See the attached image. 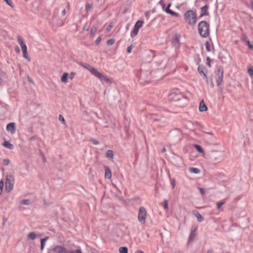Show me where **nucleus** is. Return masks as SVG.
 <instances>
[{
  "label": "nucleus",
  "instance_id": "nucleus-10",
  "mask_svg": "<svg viewBox=\"0 0 253 253\" xmlns=\"http://www.w3.org/2000/svg\"><path fill=\"white\" fill-rule=\"evenodd\" d=\"M171 161L174 165L177 167H179L183 164L182 158L176 155H174L171 158Z\"/></svg>",
  "mask_w": 253,
  "mask_h": 253
},
{
  "label": "nucleus",
  "instance_id": "nucleus-41",
  "mask_svg": "<svg viewBox=\"0 0 253 253\" xmlns=\"http://www.w3.org/2000/svg\"><path fill=\"white\" fill-rule=\"evenodd\" d=\"M9 162L10 161L8 159H4L3 160V165H4L5 166L8 165V164H9Z\"/></svg>",
  "mask_w": 253,
  "mask_h": 253
},
{
  "label": "nucleus",
  "instance_id": "nucleus-58",
  "mask_svg": "<svg viewBox=\"0 0 253 253\" xmlns=\"http://www.w3.org/2000/svg\"><path fill=\"white\" fill-rule=\"evenodd\" d=\"M75 74L74 72H72L70 73L69 78L71 79H73L75 76Z\"/></svg>",
  "mask_w": 253,
  "mask_h": 253
},
{
  "label": "nucleus",
  "instance_id": "nucleus-24",
  "mask_svg": "<svg viewBox=\"0 0 253 253\" xmlns=\"http://www.w3.org/2000/svg\"><path fill=\"white\" fill-rule=\"evenodd\" d=\"M68 74L67 73H64L61 78V81L63 83H67L68 81Z\"/></svg>",
  "mask_w": 253,
  "mask_h": 253
},
{
  "label": "nucleus",
  "instance_id": "nucleus-34",
  "mask_svg": "<svg viewBox=\"0 0 253 253\" xmlns=\"http://www.w3.org/2000/svg\"><path fill=\"white\" fill-rule=\"evenodd\" d=\"M248 73L251 76L253 75V68L252 66L248 67Z\"/></svg>",
  "mask_w": 253,
  "mask_h": 253
},
{
  "label": "nucleus",
  "instance_id": "nucleus-19",
  "mask_svg": "<svg viewBox=\"0 0 253 253\" xmlns=\"http://www.w3.org/2000/svg\"><path fill=\"white\" fill-rule=\"evenodd\" d=\"M194 214L195 215V216L197 217V220L199 222H202L204 221V218L202 216V215L200 214L199 212H198L197 211H194L193 212Z\"/></svg>",
  "mask_w": 253,
  "mask_h": 253
},
{
  "label": "nucleus",
  "instance_id": "nucleus-60",
  "mask_svg": "<svg viewBox=\"0 0 253 253\" xmlns=\"http://www.w3.org/2000/svg\"><path fill=\"white\" fill-rule=\"evenodd\" d=\"M210 83H211V87H214V84H213V81H212V80L211 79L210 81Z\"/></svg>",
  "mask_w": 253,
  "mask_h": 253
},
{
  "label": "nucleus",
  "instance_id": "nucleus-33",
  "mask_svg": "<svg viewBox=\"0 0 253 253\" xmlns=\"http://www.w3.org/2000/svg\"><path fill=\"white\" fill-rule=\"evenodd\" d=\"M18 42L20 44V46L23 45L24 43L23 39L19 35L17 36Z\"/></svg>",
  "mask_w": 253,
  "mask_h": 253
},
{
  "label": "nucleus",
  "instance_id": "nucleus-54",
  "mask_svg": "<svg viewBox=\"0 0 253 253\" xmlns=\"http://www.w3.org/2000/svg\"><path fill=\"white\" fill-rule=\"evenodd\" d=\"M91 141L94 145H97L99 144V142L97 140L94 139H91Z\"/></svg>",
  "mask_w": 253,
  "mask_h": 253
},
{
  "label": "nucleus",
  "instance_id": "nucleus-7",
  "mask_svg": "<svg viewBox=\"0 0 253 253\" xmlns=\"http://www.w3.org/2000/svg\"><path fill=\"white\" fill-rule=\"evenodd\" d=\"M146 216L147 211L145 208L143 207H140L138 211V220L141 224H145Z\"/></svg>",
  "mask_w": 253,
  "mask_h": 253
},
{
  "label": "nucleus",
  "instance_id": "nucleus-4",
  "mask_svg": "<svg viewBox=\"0 0 253 253\" xmlns=\"http://www.w3.org/2000/svg\"><path fill=\"white\" fill-rule=\"evenodd\" d=\"M89 67L88 70L95 77L99 79L101 81H105L107 83H110L109 79L105 77L102 73L99 72L97 70L94 68L90 66L89 65H87Z\"/></svg>",
  "mask_w": 253,
  "mask_h": 253
},
{
  "label": "nucleus",
  "instance_id": "nucleus-63",
  "mask_svg": "<svg viewBox=\"0 0 253 253\" xmlns=\"http://www.w3.org/2000/svg\"><path fill=\"white\" fill-rule=\"evenodd\" d=\"M250 3L251 4V6H252V9L253 10V0H250Z\"/></svg>",
  "mask_w": 253,
  "mask_h": 253
},
{
  "label": "nucleus",
  "instance_id": "nucleus-27",
  "mask_svg": "<svg viewBox=\"0 0 253 253\" xmlns=\"http://www.w3.org/2000/svg\"><path fill=\"white\" fill-rule=\"evenodd\" d=\"M97 27L96 25H93L90 29V35L91 36L94 35L97 31Z\"/></svg>",
  "mask_w": 253,
  "mask_h": 253
},
{
  "label": "nucleus",
  "instance_id": "nucleus-13",
  "mask_svg": "<svg viewBox=\"0 0 253 253\" xmlns=\"http://www.w3.org/2000/svg\"><path fill=\"white\" fill-rule=\"evenodd\" d=\"M170 135L171 137L176 136V139L179 140L181 137V132L179 129H175L170 132Z\"/></svg>",
  "mask_w": 253,
  "mask_h": 253
},
{
  "label": "nucleus",
  "instance_id": "nucleus-57",
  "mask_svg": "<svg viewBox=\"0 0 253 253\" xmlns=\"http://www.w3.org/2000/svg\"><path fill=\"white\" fill-rule=\"evenodd\" d=\"M145 15L146 17H147V18H148L149 16L150 15V13L149 11H146L145 13Z\"/></svg>",
  "mask_w": 253,
  "mask_h": 253
},
{
  "label": "nucleus",
  "instance_id": "nucleus-29",
  "mask_svg": "<svg viewBox=\"0 0 253 253\" xmlns=\"http://www.w3.org/2000/svg\"><path fill=\"white\" fill-rule=\"evenodd\" d=\"M225 203V201L224 200H223L219 202L216 203V208L217 210H219L223 205Z\"/></svg>",
  "mask_w": 253,
  "mask_h": 253
},
{
  "label": "nucleus",
  "instance_id": "nucleus-11",
  "mask_svg": "<svg viewBox=\"0 0 253 253\" xmlns=\"http://www.w3.org/2000/svg\"><path fill=\"white\" fill-rule=\"evenodd\" d=\"M53 250L54 253H69V251H68L65 248L60 246L55 247Z\"/></svg>",
  "mask_w": 253,
  "mask_h": 253
},
{
  "label": "nucleus",
  "instance_id": "nucleus-36",
  "mask_svg": "<svg viewBox=\"0 0 253 253\" xmlns=\"http://www.w3.org/2000/svg\"><path fill=\"white\" fill-rule=\"evenodd\" d=\"M179 38L178 37H175L174 38H173L172 39V42L173 43H177L178 44L179 43Z\"/></svg>",
  "mask_w": 253,
  "mask_h": 253
},
{
  "label": "nucleus",
  "instance_id": "nucleus-30",
  "mask_svg": "<svg viewBox=\"0 0 253 253\" xmlns=\"http://www.w3.org/2000/svg\"><path fill=\"white\" fill-rule=\"evenodd\" d=\"M195 148L196 149V150L199 152V153H204V150L203 148L199 145L195 144Z\"/></svg>",
  "mask_w": 253,
  "mask_h": 253
},
{
  "label": "nucleus",
  "instance_id": "nucleus-53",
  "mask_svg": "<svg viewBox=\"0 0 253 253\" xmlns=\"http://www.w3.org/2000/svg\"><path fill=\"white\" fill-rule=\"evenodd\" d=\"M159 3L161 5L162 7V9L165 11V9L166 7H165V3L162 1L161 0L160 2H159Z\"/></svg>",
  "mask_w": 253,
  "mask_h": 253
},
{
  "label": "nucleus",
  "instance_id": "nucleus-1",
  "mask_svg": "<svg viewBox=\"0 0 253 253\" xmlns=\"http://www.w3.org/2000/svg\"><path fill=\"white\" fill-rule=\"evenodd\" d=\"M223 156L224 153L222 151L211 150L207 153V156L212 162H219L222 161Z\"/></svg>",
  "mask_w": 253,
  "mask_h": 253
},
{
  "label": "nucleus",
  "instance_id": "nucleus-18",
  "mask_svg": "<svg viewBox=\"0 0 253 253\" xmlns=\"http://www.w3.org/2000/svg\"><path fill=\"white\" fill-rule=\"evenodd\" d=\"M105 177L106 178L110 179L112 177V174L111 170L109 169V168L105 167Z\"/></svg>",
  "mask_w": 253,
  "mask_h": 253
},
{
  "label": "nucleus",
  "instance_id": "nucleus-12",
  "mask_svg": "<svg viewBox=\"0 0 253 253\" xmlns=\"http://www.w3.org/2000/svg\"><path fill=\"white\" fill-rule=\"evenodd\" d=\"M209 8V6L208 4L205 5V6L201 7V14L200 17H202L204 16H208L209 15V12L208 11V9Z\"/></svg>",
  "mask_w": 253,
  "mask_h": 253
},
{
  "label": "nucleus",
  "instance_id": "nucleus-47",
  "mask_svg": "<svg viewBox=\"0 0 253 253\" xmlns=\"http://www.w3.org/2000/svg\"><path fill=\"white\" fill-rule=\"evenodd\" d=\"M92 7V5L91 4L88 3L86 5V10L87 11H89Z\"/></svg>",
  "mask_w": 253,
  "mask_h": 253
},
{
  "label": "nucleus",
  "instance_id": "nucleus-17",
  "mask_svg": "<svg viewBox=\"0 0 253 253\" xmlns=\"http://www.w3.org/2000/svg\"><path fill=\"white\" fill-rule=\"evenodd\" d=\"M196 229L191 230V233H190L189 237V239H188L189 242H192L194 241V240L196 237Z\"/></svg>",
  "mask_w": 253,
  "mask_h": 253
},
{
  "label": "nucleus",
  "instance_id": "nucleus-2",
  "mask_svg": "<svg viewBox=\"0 0 253 253\" xmlns=\"http://www.w3.org/2000/svg\"><path fill=\"white\" fill-rule=\"evenodd\" d=\"M198 32L203 38H207L210 34V25L206 21H202L198 24Z\"/></svg>",
  "mask_w": 253,
  "mask_h": 253
},
{
  "label": "nucleus",
  "instance_id": "nucleus-6",
  "mask_svg": "<svg viewBox=\"0 0 253 253\" xmlns=\"http://www.w3.org/2000/svg\"><path fill=\"white\" fill-rule=\"evenodd\" d=\"M183 95L178 90L172 91L169 95V100L170 101H177L183 98Z\"/></svg>",
  "mask_w": 253,
  "mask_h": 253
},
{
  "label": "nucleus",
  "instance_id": "nucleus-26",
  "mask_svg": "<svg viewBox=\"0 0 253 253\" xmlns=\"http://www.w3.org/2000/svg\"><path fill=\"white\" fill-rule=\"evenodd\" d=\"M189 170L191 173L196 174L199 173L200 172V170L198 169L195 168H190Z\"/></svg>",
  "mask_w": 253,
  "mask_h": 253
},
{
  "label": "nucleus",
  "instance_id": "nucleus-43",
  "mask_svg": "<svg viewBox=\"0 0 253 253\" xmlns=\"http://www.w3.org/2000/svg\"><path fill=\"white\" fill-rule=\"evenodd\" d=\"M101 40V38L100 37H98L95 41L96 44H98L100 42Z\"/></svg>",
  "mask_w": 253,
  "mask_h": 253
},
{
  "label": "nucleus",
  "instance_id": "nucleus-55",
  "mask_svg": "<svg viewBox=\"0 0 253 253\" xmlns=\"http://www.w3.org/2000/svg\"><path fill=\"white\" fill-rule=\"evenodd\" d=\"M59 120L60 121H61V122H63L64 123H65L64 118H63V117L61 115H60L59 116Z\"/></svg>",
  "mask_w": 253,
  "mask_h": 253
},
{
  "label": "nucleus",
  "instance_id": "nucleus-42",
  "mask_svg": "<svg viewBox=\"0 0 253 253\" xmlns=\"http://www.w3.org/2000/svg\"><path fill=\"white\" fill-rule=\"evenodd\" d=\"M5 2L9 6H10L11 7H13V5H12V2L11 1V0H4Z\"/></svg>",
  "mask_w": 253,
  "mask_h": 253
},
{
  "label": "nucleus",
  "instance_id": "nucleus-22",
  "mask_svg": "<svg viewBox=\"0 0 253 253\" xmlns=\"http://www.w3.org/2000/svg\"><path fill=\"white\" fill-rule=\"evenodd\" d=\"M48 239V237H46L44 238H42L41 239V249L42 250L45 246V242Z\"/></svg>",
  "mask_w": 253,
  "mask_h": 253
},
{
  "label": "nucleus",
  "instance_id": "nucleus-61",
  "mask_svg": "<svg viewBox=\"0 0 253 253\" xmlns=\"http://www.w3.org/2000/svg\"><path fill=\"white\" fill-rule=\"evenodd\" d=\"M66 13V9H64L62 11V15L63 16L65 15V14Z\"/></svg>",
  "mask_w": 253,
  "mask_h": 253
},
{
  "label": "nucleus",
  "instance_id": "nucleus-35",
  "mask_svg": "<svg viewBox=\"0 0 253 253\" xmlns=\"http://www.w3.org/2000/svg\"><path fill=\"white\" fill-rule=\"evenodd\" d=\"M22 52H23V57L25 59H27L28 61H30V59L28 56L27 50L23 51H22Z\"/></svg>",
  "mask_w": 253,
  "mask_h": 253
},
{
  "label": "nucleus",
  "instance_id": "nucleus-3",
  "mask_svg": "<svg viewBox=\"0 0 253 253\" xmlns=\"http://www.w3.org/2000/svg\"><path fill=\"white\" fill-rule=\"evenodd\" d=\"M186 22L189 25H195L197 21V14L192 10L187 11L184 15Z\"/></svg>",
  "mask_w": 253,
  "mask_h": 253
},
{
  "label": "nucleus",
  "instance_id": "nucleus-31",
  "mask_svg": "<svg viewBox=\"0 0 253 253\" xmlns=\"http://www.w3.org/2000/svg\"><path fill=\"white\" fill-rule=\"evenodd\" d=\"M20 204L24 205H29L31 204V202L29 199H24L20 202Z\"/></svg>",
  "mask_w": 253,
  "mask_h": 253
},
{
  "label": "nucleus",
  "instance_id": "nucleus-52",
  "mask_svg": "<svg viewBox=\"0 0 253 253\" xmlns=\"http://www.w3.org/2000/svg\"><path fill=\"white\" fill-rule=\"evenodd\" d=\"M132 49V45H131L127 47V52L128 53H130L131 52V50Z\"/></svg>",
  "mask_w": 253,
  "mask_h": 253
},
{
  "label": "nucleus",
  "instance_id": "nucleus-14",
  "mask_svg": "<svg viewBox=\"0 0 253 253\" xmlns=\"http://www.w3.org/2000/svg\"><path fill=\"white\" fill-rule=\"evenodd\" d=\"M6 130L10 131L12 134H13L15 132V125L14 123H10L8 124L6 126Z\"/></svg>",
  "mask_w": 253,
  "mask_h": 253
},
{
  "label": "nucleus",
  "instance_id": "nucleus-51",
  "mask_svg": "<svg viewBox=\"0 0 253 253\" xmlns=\"http://www.w3.org/2000/svg\"><path fill=\"white\" fill-rule=\"evenodd\" d=\"M198 189H199V190L200 191V193H201L202 195H204V194H205V189H204V188L199 187V188H198Z\"/></svg>",
  "mask_w": 253,
  "mask_h": 253
},
{
  "label": "nucleus",
  "instance_id": "nucleus-9",
  "mask_svg": "<svg viewBox=\"0 0 253 253\" xmlns=\"http://www.w3.org/2000/svg\"><path fill=\"white\" fill-rule=\"evenodd\" d=\"M143 21L141 20H138L135 24L134 28L131 32V37H133L136 36L138 33L139 30L142 27Z\"/></svg>",
  "mask_w": 253,
  "mask_h": 253
},
{
  "label": "nucleus",
  "instance_id": "nucleus-50",
  "mask_svg": "<svg viewBox=\"0 0 253 253\" xmlns=\"http://www.w3.org/2000/svg\"><path fill=\"white\" fill-rule=\"evenodd\" d=\"M21 47L22 51L27 50V47L25 44H24L23 45H21Z\"/></svg>",
  "mask_w": 253,
  "mask_h": 253
},
{
  "label": "nucleus",
  "instance_id": "nucleus-25",
  "mask_svg": "<svg viewBox=\"0 0 253 253\" xmlns=\"http://www.w3.org/2000/svg\"><path fill=\"white\" fill-rule=\"evenodd\" d=\"M205 70V67L203 65H199L198 67V71L199 74L201 75H202L204 72V70Z\"/></svg>",
  "mask_w": 253,
  "mask_h": 253
},
{
  "label": "nucleus",
  "instance_id": "nucleus-39",
  "mask_svg": "<svg viewBox=\"0 0 253 253\" xmlns=\"http://www.w3.org/2000/svg\"><path fill=\"white\" fill-rule=\"evenodd\" d=\"M115 42V40L113 39H110L107 41V44L109 45L113 44Z\"/></svg>",
  "mask_w": 253,
  "mask_h": 253
},
{
  "label": "nucleus",
  "instance_id": "nucleus-56",
  "mask_svg": "<svg viewBox=\"0 0 253 253\" xmlns=\"http://www.w3.org/2000/svg\"><path fill=\"white\" fill-rule=\"evenodd\" d=\"M202 75L203 76L204 79L206 80L207 83H208V79L206 74L205 73Z\"/></svg>",
  "mask_w": 253,
  "mask_h": 253
},
{
  "label": "nucleus",
  "instance_id": "nucleus-28",
  "mask_svg": "<svg viewBox=\"0 0 253 253\" xmlns=\"http://www.w3.org/2000/svg\"><path fill=\"white\" fill-rule=\"evenodd\" d=\"M114 156V153L112 150H109L107 151L106 156L108 158H113Z\"/></svg>",
  "mask_w": 253,
  "mask_h": 253
},
{
  "label": "nucleus",
  "instance_id": "nucleus-32",
  "mask_svg": "<svg viewBox=\"0 0 253 253\" xmlns=\"http://www.w3.org/2000/svg\"><path fill=\"white\" fill-rule=\"evenodd\" d=\"M119 252L120 253H128V249L126 247H120L119 249Z\"/></svg>",
  "mask_w": 253,
  "mask_h": 253
},
{
  "label": "nucleus",
  "instance_id": "nucleus-23",
  "mask_svg": "<svg viewBox=\"0 0 253 253\" xmlns=\"http://www.w3.org/2000/svg\"><path fill=\"white\" fill-rule=\"evenodd\" d=\"M37 237V234L35 232H31L27 235L28 239L31 240H34Z\"/></svg>",
  "mask_w": 253,
  "mask_h": 253
},
{
  "label": "nucleus",
  "instance_id": "nucleus-16",
  "mask_svg": "<svg viewBox=\"0 0 253 253\" xmlns=\"http://www.w3.org/2000/svg\"><path fill=\"white\" fill-rule=\"evenodd\" d=\"M199 108L200 112H203L207 110L208 108L203 100L200 101Z\"/></svg>",
  "mask_w": 253,
  "mask_h": 253
},
{
  "label": "nucleus",
  "instance_id": "nucleus-20",
  "mask_svg": "<svg viewBox=\"0 0 253 253\" xmlns=\"http://www.w3.org/2000/svg\"><path fill=\"white\" fill-rule=\"evenodd\" d=\"M2 145L9 149L12 150L13 149V145L10 143L8 141H5L2 144Z\"/></svg>",
  "mask_w": 253,
  "mask_h": 253
},
{
  "label": "nucleus",
  "instance_id": "nucleus-45",
  "mask_svg": "<svg viewBox=\"0 0 253 253\" xmlns=\"http://www.w3.org/2000/svg\"><path fill=\"white\" fill-rule=\"evenodd\" d=\"M40 154L42 158V160L43 161L44 163H45L46 162V159H45V156L43 154V153H42V151L40 150Z\"/></svg>",
  "mask_w": 253,
  "mask_h": 253
},
{
  "label": "nucleus",
  "instance_id": "nucleus-44",
  "mask_svg": "<svg viewBox=\"0 0 253 253\" xmlns=\"http://www.w3.org/2000/svg\"><path fill=\"white\" fill-rule=\"evenodd\" d=\"M246 43H247V44L248 45V47H249V48L250 49H253V45H252L251 44V43H250V41L249 40L246 41Z\"/></svg>",
  "mask_w": 253,
  "mask_h": 253
},
{
  "label": "nucleus",
  "instance_id": "nucleus-37",
  "mask_svg": "<svg viewBox=\"0 0 253 253\" xmlns=\"http://www.w3.org/2000/svg\"><path fill=\"white\" fill-rule=\"evenodd\" d=\"M206 50L208 52H210L211 51V48H210V43L208 42H206Z\"/></svg>",
  "mask_w": 253,
  "mask_h": 253
},
{
  "label": "nucleus",
  "instance_id": "nucleus-59",
  "mask_svg": "<svg viewBox=\"0 0 253 253\" xmlns=\"http://www.w3.org/2000/svg\"><path fill=\"white\" fill-rule=\"evenodd\" d=\"M37 139V137L36 136H32L30 138V140L31 141H34Z\"/></svg>",
  "mask_w": 253,
  "mask_h": 253
},
{
  "label": "nucleus",
  "instance_id": "nucleus-8",
  "mask_svg": "<svg viewBox=\"0 0 253 253\" xmlns=\"http://www.w3.org/2000/svg\"><path fill=\"white\" fill-rule=\"evenodd\" d=\"M217 85L219 86L223 81V70L221 67H217L215 71Z\"/></svg>",
  "mask_w": 253,
  "mask_h": 253
},
{
  "label": "nucleus",
  "instance_id": "nucleus-64",
  "mask_svg": "<svg viewBox=\"0 0 253 253\" xmlns=\"http://www.w3.org/2000/svg\"><path fill=\"white\" fill-rule=\"evenodd\" d=\"M207 253H213V251L212 250H209Z\"/></svg>",
  "mask_w": 253,
  "mask_h": 253
},
{
  "label": "nucleus",
  "instance_id": "nucleus-46",
  "mask_svg": "<svg viewBox=\"0 0 253 253\" xmlns=\"http://www.w3.org/2000/svg\"><path fill=\"white\" fill-rule=\"evenodd\" d=\"M69 253H82L81 250H76L75 251H69Z\"/></svg>",
  "mask_w": 253,
  "mask_h": 253
},
{
  "label": "nucleus",
  "instance_id": "nucleus-49",
  "mask_svg": "<svg viewBox=\"0 0 253 253\" xmlns=\"http://www.w3.org/2000/svg\"><path fill=\"white\" fill-rule=\"evenodd\" d=\"M112 28V26L110 24L106 28L105 31L106 32H109Z\"/></svg>",
  "mask_w": 253,
  "mask_h": 253
},
{
  "label": "nucleus",
  "instance_id": "nucleus-62",
  "mask_svg": "<svg viewBox=\"0 0 253 253\" xmlns=\"http://www.w3.org/2000/svg\"><path fill=\"white\" fill-rule=\"evenodd\" d=\"M15 50L17 52H19L20 51V48H19L18 46H16L15 47Z\"/></svg>",
  "mask_w": 253,
  "mask_h": 253
},
{
  "label": "nucleus",
  "instance_id": "nucleus-5",
  "mask_svg": "<svg viewBox=\"0 0 253 253\" xmlns=\"http://www.w3.org/2000/svg\"><path fill=\"white\" fill-rule=\"evenodd\" d=\"M14 183V177L13 174L8 173L6 175L5 181V191L9 192L13 187Z\"/></svg>",
  "mask_w": 253,
  "mask_h": 253
},
{
  "label": "nucleus",
  "instance_id": "nucleus-40",
  "mask_svg": "<svg viewBox=\"0 0 253 253\" xmlns=\"http://www.w3.org/2000/svg\"><path fill=\"white\" fill-rule=\"evenodd\" d=\"M3 185H4L3 182L2 180H1L0 181V195L2 192Z\"/></svg>",
  "mask_w": 253,
  "mask_h": 253
},
{
  "label": "nucleus",
  "instance_id": "nucleus-15",
  "mask_svg": "<svg viewBox=\"0 0 253 253\" xmlns=\"http://www.w3.org/2000/svg\"><path fill=\"white\" fill-rule=\"evenodd\" d=\"M171 6V3H169L167 7L165 8V11L168 14H169L172 16H175L176 17H178L179 14L178 13L173 11L172 10L169 9V7Z\"/></svg>",
  "mask_w": 253,
  "mask_h": 253
},
{
  "label": "nucleus",
  "instance_id": "nucleus-48",
  "mask_svg": "<svg viewBox=\"0 0 253 253\" xmlns=\"http://www.w3.org/2000/svg\"><path fill=\"white\" fill-rule=\"evenodd\" d=\"M206 60H207V65L209 67H211V64H210V58L209 57H207V59H206Z\"/></svg>",
  "mask_w": 253,
  "mask_h": 253
},
{
  "label": "nucleus",
  "instance_id": "nucleus-21",
  "mask_svg": "<svg viewBox=\"0 0 253 253\" xmlns=\"http://www.w3.org/2000/svg\"><path fill=\"white\" fill-rule=\"evenodd\" d=\"M155 122H160L158 123V125L163 126V124L166 122V119L164 117H162L161 119H154Z\"/></svg>",
  "mask_w": 253,
  "mask_h": 253
},
{
  "label": "nucleus",
  "instance_id": "nucleus-38",
  "mask_svg": "<svg viewBox=\"0 0 253 253\" xmlns=\"http://www.w3.org/2000/svg\"><path fill=\"white\" fill-rule=\"evenodd\" d=\"M164 208L165 210H168L169 209L168 202L167 200L164 201Z\"/></svg>",
  "mask_w": 253,
  "mask_h": 253
}]
</instances>
